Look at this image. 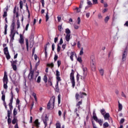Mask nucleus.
Listing matches in <instances>:
<instances>
[{"label":"nucleus","mask_w":128,"mask_h":128,"mask_svg":"<svg viewBox=\"0 0 128 128\" xmlns=\"http://www.w3.org/2000/svg\"><path fill=\"white\" fill-rule=\"evenodd\" d=\"M2 82L4 90H8V73H6V72H4V76L2 79Z\"/></svg>","instance_id":"nucleus-1"},{"label":"nucleus","mask_w":128,"mask_h":128,"mask_svg":"<svg viewBox=\"0 0 128 128\" xmlns=\"http://www.w3.org/2000/svg\"><path fill=\"white\" fill-rule=\"evenodd\" d=\"M56 99L54 97L52 96L49 100L47 105V110H52L54 108V102Z\"/></svg>","instance_id":"nucleus-2"},{"label":"nucleus","mask_w":128,"mask_h":128,"mask_svg":"<svg viewBox=\"0 0 128 128\" xmlns=\"http://www.w3.org/2000/svg\"><path fill=\"white\" fill-rule=\"evenodd\" d=\"M70 80L72 84V88H74L76 86V80H74V70H72V72L70 74Z\"/></svg>","instance_id":"nucleus-3"},{"label":"nucleus","mask_w":128,"mask_h":128,"mask_svg":"<svg viewBox=\"0 0 128 128\" xmlns=\"http://www.w3.org/2000/svg\"><path fill=\"white\" fill-rule=\"evenodd\" d=\"M86 96L87 94L86 92H80L79 94L78 93H76V94L75 98H76V100L78 102V100H80V98H84V96Z\"/></svg>","instance_id":"nucleus-4"},{"label":"nucleus","mask_w":128,"mask_h":128,"mask_svg":"<svg viewBox=\"0 0 128 128\" xmlns=\"http://www.w3.org/2000/svg\"><path fill=\"white\" fill-rule=\"evenodd\" d=\"M92 116L94 120L96 122H98L100 126H102V122H104L102 120V119H98V116H96V110H94L92 112Z\"/></svg>","instance_id":"nucleus-5"},{"label":"nucleus","mask_w":128,"mask_h":128,"mask_svg":"<svg viewBox=\"0 0 128 128\" xmlns=\"http://www.w3.org/2000/svg\"><path fill=\"white\" fill-rule=\"evenodd\" d=\"M4 14L2 15V18H5V22L6 24H8V6H6L4 10Z\"/></svg>","instance_id":"nucleus-6"},{"label":"nucleus","mask_w":128,"mask_h":128,"mask_svg":"<svg viewBox=\"0 0 128 128\" xmlns=\"http://www.w3.org/2000/svg\"><path fill=\"white\" fill-rule=\"evenodd\" d=\"M90 68L92 72H96V61L94 59H92L90 60Z\"/></svg>","instance_id":"nucleus-7"},{"label":"nucleus","mask_w":128,"mask_h":128,"mask_svg":"<svg viewBox=\"0 0 128 128\" xmlns=\"http://www.w3.org/2000/svg\"><path fill=\"white\" fill-rule=\"evenodd\" d=\"M34 71L30 70L28 74V78L30 82L34 80Z\"/></svg>","instance_id":"nucleus-8"},{"label":"nucleus","mask_w":128,"mask_h":128,"mask_svg":"<svg viewBox=\"0 0 128 128\" xmlns=\"http://www.w3.org/2000/svg\"><path fill=\"white\" fill-rule=\"evenodd\" d=\"M10 110H8V118H10V114H12V112L14 108V106H12V104H8Z\"/></svg>","instance_id":"nucleus-9"},{"label":"nucleus","mask_w":128,"mask_h":128,"mask_svg":"<svg viewBox=\"0 0 128 128\" xmlns=\"http://www.w3.org/2000/svg\"><path fill=\"white\" fill-rule=\"evenodd\" d=\"M11 62V66L14 70H16L17 68H16V64H18V60H15L13 61H10Z\"/></svg>","instance_id":"nucleus-10"},{"label":"nucleus","mask_w":128,"mask_h":128,"mask_svg":"<svg viewBox=\"0 0 128 128\" xmlns=\"http://www.w3.org/2000/svg\"><path fill=\"white\" fill-rule=\"evenodd\" d=\"M126 56H128V50L126 49L122 53V62H126Z\"/></svg>","instance_id":"nucleus-11"},{"label":"nucleus","mask_w":128,"mask_h":128,"mask_svg":"<svg viewBox=\"0 0 128 128\" xmlns=\"http://www.w3.org/2000/svg\"><path fill=\"white\" fill-rule=\"evenodd\" d=\"M60 73L58 72V70H56V79L57 82H62V78H60Z\"/></svg>","instance_id":"nucleus-12"},{"label":"nucleus","mask_w":128,"mask_h":128,"mask_svg":"<svg viewBox=\"0 0 128 128\" xmlns=\"http://www.w3.org/2000/svg\"><path fill=\"white\" fill-rule=\"evenodd\" d=\"M48 120V116L46 115L45 118L42 120L44 124V128H46V126H48V123L46 122Z\"/></svg>","instance_id":"nucleus-13"},{"label":"nucleus","mask_w":128,"mask_h":128,"mask_svg":"<svg viewBox=\"0 0 128 128\" xmlns=\"http://www.w3.org/2000/svg\"><path fill=\"white\" fill-rule=\"evenodd\" d=\"M19 42L20 44H24V36H22V34H20Z\"/></svg>","instance_id":"nucleus-14"},{"label":"nucleus","mask_w":128,"mask_h":128,"mask_svg":"<svg viewBox=\"0 0 128 128\" xmlns=\"http://www.w3.org/2000/svg\"><path fill=\"white\" fill-rule=\"evenodd\" d=\"M14 28H16V22L14 20H12V24L10 26V30H15Z\"/></svg>","instance_id":"nucleus-15"},{"label":"nucleus","mask_w":128,"mask_h":128,"mask_svg":"<svg viewBox=\"0 0 128 128\" xmlns=\"http://www.w3.org/2000/svg\"><path fill=\"white\" fill-rule=\"evenodd\" d=\"M60 81H56V84L55 86V92H60V88H58V82Z\"/></svg>","instance_id":"nucleus-16"},{"label":"nucleus","mask_w":128,"mask_h":128,"mask_svg":"<svg viewBox=\"0 0 128 128\" xmlns=\"http://www.w3.org/2000/svg\"><path fill=\"white\" fill-rule=\"evenodd\" d=\"M10 94H11V98L10 99V102L9 104H12V102H14V93L12 92V91H11Z\"/></svg>","instance_id":"nucleus-17"},{"label":"nucleus","mask_w":128,"mask_h":128,"mask_svg":"<svg viewBox=\"0 0 128 128\" xmlns=\"http://www.w3.org/2000/svg\"><path fill=\"white\" fill-rule=\"evenodd\" d=\"M34 124L35 126H36V128H40V123L38 122V119H36L35 120Z\"/></svg>","instance_id":"nucleus-18"},{"label":"nucleus","mask_w":128,"mask_h":128,"mask_svg":"<svg viewBox=\"0 0 128 128\" xmlns=\"http://www.w3.org/2000/svg\"><path fill=\"white\" fill-rule=\"evenodd\" d=\"M82 104V100H81L79 101L76 104V106H78V109L80 110V106Z\"/></svg>","instance_id":"nucleus-19"},{"label":"nucleus","mask_w":128,"mask_h":128,"mask_svg":"<svg viewBox=\"0 0 128 128\" xmlns=\"http://www.w3.org/2000/svg\"><path fill=\"white\" fill-rule=\"evenodd\" d=\"M16 30H10V36H16Z\"/></svg>","instance_id":"nucleus-20"},{"label":"nucleus","mask_w":128,"mask_h":128,"mask_svg":"<svg viewBox=\"0 0 128 128\" xmlns=\"http://www.w3.org/2000/svg\"><path fill=\"white\" fill-rule=\"evenodd\" d=\"M74 54H75L76 56V54L74 53V52H71L70 54V58L72 62H74Z\"/></svg>","instance_id":"nucleus-21"},{"label":"nucleus","mask_w":128,"mask_h":128,"mask_svg":"<svg viewBox=\"0 0 128 128\" xmlns=\"http://www.w3.org/2000/svg\"><path fill=\"white\" fill-rule=\"evenodd\" d=\"M83 70V74L85 76H88V68H84Z\"/></svg>","instance_id":"nucleus-22"},{"label":"nucleus","mask_w":128,"mask_h":128,"mask_svg":"<svg viewBox=\"0 0 128 128\" xmlns=\"http://www.w3.org/2000/svg\"><path fill=\"white\" fill-rule=\"evenodd\" d=\"M104 120H108L110 118V114L109 113H106V114H104Z\"/></svg>","instance_id":"nucleus-23"},{"label":"nucleus","mask_w":128,"mask_h":128,"mask_svg":"<svg viewBox=\"0 0 128 128\" xmlns=\"http://www.w3.org/2000/svg\"><path fill=\"white\" fill-rule=\"evenodd\" d=\"M66 42H70V34H66Z\"/></svg>","instance_id":"nucleus-24"},{"label":"nucleus","mask_w":128,"mask_h":128,"mask_svg":"<svg viewBox=\"0 0 128 128\" xmlns=\"http://www.w3.org/2000/svg\"><path fill=\"white\" fill-rule=\"evenodd\" d=\"M18 122V119L16 118V116H14V118L12 120V124H16V123Z\"/></svg>","instance_id":"nucleus-25"},{"label":"nucleus","mask_w":128,"mask_h":128,"mask_svg":"<svg viewBox=\"0 0 128 128\" xmlns=\"http://www.w3.org/2000/svg\"><path fill=\"white\" fill-rule=\"evenodd\" d=\"M26 10L28 12V18H30V10H28V6L27 4H26Z\"/></svg>","instance_id":"nucleus-26"},{"label":"nucleus","mask_w":128,"mask_h":128,"mask_svg":"<svg viewBox=\"0 0 128 128\" xmlns=\"http://www.w3.org/2000/svg\"><path fill=\"white\" fill-rule=\"evenodd\" d=\"M48 84L50 86H52V78L50 77L48 78Z\"/></svg>","instance_id":"nucleus-27"},{"label":"nucleus","mask_w":128,"mask_h":128,"mask_svg":"<svg viewBox=\"0 0 128 128\" xmlns=\"http://www.w3.org/2000/svg\"><path fill=\"white\" fill-rule=\"evenodd\" d=\"M30 48H32V46H34V40H32L30 42Z\"/></svg>","instance_id":"nucleus-28"},{"label":"nucleus","mask_w":128,"mask_h":128,"mask_svg":"<svg viewBox=\"0 0 128 128\" xmlns=\"http://www.w3.org/2000/svg\"><path fill=\"white\" fill-rule=\"evenodd\" d=\"M103 126L104 128H108L110 126V124H108V122H105L103 124Z\"/></svg>","instance_id":"nucleus-29"},{"label":"nucleus","mask_w":128,"mask_h":128,"mask_svg":"<svg viewBox=\"0 0 128 128\" xmlns=\"http://www.w3.org/2000/svg\"><path fill=\"white\" fill-rule=\"evenodd\" d=\"M4 54H9L8 53V47H6L5 48H4Z\"/></svg>","instance_id":"nucleus-30"},{"label":"nucleus","mask_w":128,"mask_h":128,"mask_svg":"<svg viewBox=\"0 0 128 128\" xmlns=\"http://www.w3.org/2000/svg\"><path fill=\"white\" fill-rule=\"evenodd\" d=\"M16 25H17V28L18 29L20 28V20H18L16 21Z\"/></svg>","instance_id":"nucleus-31"},{"label":"nucleus","mask_w":128,"mask_h":128,"mask_svg":"<svg viewBox=\"0 0 128 128\" xmlns=\"http://www.w3.org/2000/svg\"><path fill=\"white\" fill-rule=\"evenodd\" d=\"M48 18H50L48 17V10L46 16V22H48Z\"/></svg>","instance_id":"nucleus-32"},{"label":"nucleus","mask_w":128,"mask_h":128,"mask_svg":"<svg viewBox=\"0 0 128 128\" xmlns=\"http://www.w3.org/2000/svg\"><path fill=\"white\" fill-rule=\"evenodd\" d=\"M100 112L101 113L102 116L106 114V110H104V108H102L100 110Z\"/></svg>","instance_id":"nucleus-33"},{"label":"nucleus","mask_w":128,"mask_h":128,"mask_svg":"<svg viewBox=\"0 0 128 128\" xmlns=\"http://www.w3.org/2000/svg\"><path fill=\"white\" fill-rule=\"evenodd\" d=\"M18 114V111L16 110V108H15L14 109V111H13V116H16Z\"/></svg>","instance_id":"nucleus-34"},{"label":"nucleus","mask_w":128,"mask_h":128,"mask_svg":"<svg viewBox=\"0 0 128 128\" xmlns=\"http://www.w3.org/2000/svg\"><path fill=\"white\" fill-rule=\"evenodd\" d=\"M26 47L27 52H28V40L26 39Z\"/></svg>","instance_id":"nucleus-35"},{"label":"nucleus","mask_w":128,"mask_h":128,"mask_svg":"<svg viewBox=\"0 0 128 128\" xmlns=\"http://www.w3.org/2000/svg\"><path fill=\"white\" fill-rule=\"evenodd\" d=\"M43 80L45 84H46V82H48V76H46V75H45L44 76Z\"/></svg>","instance_id":"nucleus-36"},{"label":"nucleus","mask_w":128,"mask_h":128,"mask_svg":"<svg viewBox=\"0 0 128 128\" xmlns=\"http://www.w3.org/2000/svg\"><path fill=\"white\" fill-rule=\"evenodd\" d=\"M32 96H34L36 102H38V98H36V93L33 92L32 94Z\"/></svg>","instance_id":"nucleus-37"},{"label":"nucleus","mask_w":128,"mask_h":128,"mask_svg":"<svg viewBox=\"0 0 128 128\" xmlns=\"http://www.w3.org/2000/svg\"><path fill=\"white\" fill-rule=\"evenodd\" d=\"M20 10H22V6H24V2H22V1L20 0Z\"/></svg>","instance_id":"nucleus-38"},{"label":"nucleus","mask_w":128,"mask_h":128,"mask_svg":"<svg viewBox=\"0 0 128 128\" xmlns=\"http://www.w3.org/2000/svg\"><path fill=\"white\" fill-rule=\"evenodd\" d=\"M66 34H70V30L68 28L66 29Z\"/></svg>","instance_id":"nucleus-39"},{"label":"nucleus","mask_w":128,"mask_h":128,"mask_svg":"<svg viewBox=\"0 0 128 128\" xmlns=\"http://www.w3.org/2000/svg\"><path fill=\"white\" fill-rule=\"evenodd\" d=\"M84 54V48H81L80 50V56H82Z\"/></svg>","instance_id":"nucleus-40"},{"label":"nucleus","mask_w":128,"mask_h":128,"mask_svg":"<svg viewBox=\"0 0 128 128\" xmlns=\"http://www.w3.org/2000/svg\"><path fill=\"white\" fill-rule=\"evenodd\" d=\"M109 20H110V16H106L104 18V22L106 24V22H108Z\"/></svg>","instance_id":"nucleus-41"},{"label":"nucleus","mask_w":128,"mask_h":128,"mask_svg":"<svg viewBox=\"0 0 128 128\" xmlns=\"http://www.w3.org/2000/svg\"><path fill=\"white\" fill-rule=\"evenodd\" d=\"M54 63L47 64V66H49L50 68H54Z\"/></svg>","instance_id":"nucleus-42"},{"label":"nucleus","mask_w":128,"mask_h":128,"mask_svg":"<svg viewBox=\"0 0 128 128\" xmlns=\"http://www.w3.org/2000/svg\"><path fill=\"white\" fill-rule=\"evenodd\" d=\"M118 110H122V105L118 102Z\"/></svg>","instance_id":"nucleus-43"},{"label":"nucleus","mask_w":128,"mask_h":128,"mask_svg":"<svg viewBox=\"0 0 128 128\" xmlns=\"http://www.w3.org/2000/svg\"><path fill=\"white\" fill-rule=\"evenodd\" d=\"M46 46H44L45 57L48 58V52H46Z\"/></svg>","instance_id":"nucleus-44"},{"label":"nucleus","mask_w":128,"mask_h":128,"mask_svg":"<svg viewBox=\"0 0 128 128\" xmlns=\"http://www.w3.org/2000/svg\"><path fill=\"white\" fill-rule=\"evenodd\" d=\"M100 74H101L102 76H104V69H101L99 70Z\"/></svg>","instance_id":"nucleus-45"},{"label":"nucleus","mask_w":128,"mask_h":128,"mask_svg":"<svg viewBox=\"0 0 128 128\" xmlns=\"http://www.w3.org/2000/svg\"><path fill=\"white\" fill-rule=\"evenodd\" d=\"M5 54L7 60H10V53H8Z\"/></svg>","instance_id":"nucleus-46"},{"label":"nucleus","mask_w":128,"mask_h":128,"mask_svg":"<svg viewBox=\"0 0 128 128\" xmlns=\"http://www.w3.org/2000/svg\"><path fill=\"white\" fill-rule=\"evenodd\" d=\"M57 52H60V46L59 44H57Z\"/></svg>","instance_id":"nucleus-47"},{"label":"nucleus","mask_w":128,"mask_h":128,"mask_svg":"<svg viewBox=\"0 0 128 128\" xmlns=\"http://www.w3.org/2000/svg\"><path fill=\"white\" fill-rule=\"evenodd\" d=\"M8 125L12 124V119H10V118H8Z\"/></svg>","instance_id":"nucleus-48"},{"label":"nucleus","mask_w":128,"mask_h":128,"mask_svg":"<svg viewBox=\"0 0 128 128\" xmlns=\"http://www.w3.org/2000/svg\"><path fill=\"white\" fill-rule=\"evenodd\" d=\"M57 64L58 66V68H60V65L62 64V61H60V60H58L57 62Z\"/></svg>","instance_id":"nucleus-49"},{"label":"nucleus","mask_w":128,"mask_h":128,"mask_svg":"<svg viewBox=\"0 0 128 128\" xmlns=\"http://www.w3.org/2000/svg\"><path fill=\"white\" fill-rule=\"evenodd\" d=\"M56 128H62L60 127V122H57L56 124Z\"/></svg>","instance_id":"nucleus-50"},{"label":"nucleus","mask_w":128,"mask_h":128,"mask_svg":"<svg viewBox=\"0 0 128 128\" xmlns=\"http://www.w3.org/2000/svg\"><path fill=\"white\" fill-rule=\"evenodd\" d=\"M58 104H60V94H59L58 95Z\"/></svg>","instance_id":"nucleus-51"},{"label":"nucleus","mask_w":128,"mask_h":128,"mask_svg":"<svg viewBox=\"0 0 128 128\" xmlns=\"http://www.w3.org/2000/svg\"><path fill=\"white\" fill-rule=\"evenodd\" d=\"M86 78V76L84 74H83V76H80V79L82 80H84Z\"/></svg>","instance_id":"nucleus-52"},{"label":"nucleus","mask_w":128,"mask_h":128,"mask_svg":"<svg viewBox=\"0 0 128 128\" xmlns=\"http://www.w3.org/2000/svg\"><path fill=\"white\" fill-rule=\"evenodd\" d=\"M28 26H30V24L29 23L26 24V26L25 28V30H26V32H27V30H28Z\"/></svg>","instance_id":"nucleus-53"},{"label":"nucleus","mask_w":128,"mask_h":128,"mask_svg":"<svg viewBox=\"0 0 128 128\" xmlns=\"http://www.w3.org/2000/svg\"><path fill=\"white\" fill-rule=\"evenodd\" d=\"M77 60L78 62H82V58L81 57H78L77 58Z\"/></svg>","instance_id":"nucleus-54"},{"label":"nucleus","mask_w":128,"mask_h":128,"mask_svg":"<svg viewBox=\"0 0 128 128\" xmlns=\"http://www.w3.org/2000/svg\"><path fill=\"white\" fill-rule=\"evenodd\" d=\"M64 44V40H62V38H60V42L58 44Z\"/></svg>","instance_id":"nucleus-55"},{"label":"nucleus","mask_w":128,"mask_h":128,"mask_svg":"<svg viewBox=\"0 0 128 128\" xmlns=\"http://www.w3.org/2000/svg\"><path fill=\"white\" fill-rule=\"evenodd\" d=\"M58 56L56 54H55L54 57V62H56V60H58Z\"/></svg>","instance_id":"nucleus-56"},{"label":"nucleus","mask_w":128,"mask_h":128,"mask_svg":"<svg viewBox=\"0 0 128 128\" xmlns=\"http://www.w3.org/2000/svg\"><path fill=\"white\" fill-rule=\"evenodd\" d=\"M40 80H41L40 76H38L37 79V82L38 84H40Z\"/></svg>","instance_id":"nucleus-57"},{"label":"nucleus","mask_w":128,"mask_h":128,"mask_svg":"<svg viewBox=\"0 0 128 128\" xmlns=\"http://www.w3.org/2000/svg\"><path fill=\"white\" fill-rule=\"evenodd\" d=\"M58 30H60V32H62V25L58 26Z\"/></svg>","instance_id":"nucleus-58"},{"label":"nucleus","mask_w":128,"mask_h":128,"mask_svg":"<svg viewBox=\"0 0 128 128\" xmlns=\"http://www.w3.org/2000/svg\"><path fill=\"white\" fill-rule=\"evenodd\" d=\"M2 100H3V102L6 101V95H2Z\"/></svg>","instance_id":"nucleus-59"},{"label":"nucleus","mask_w":128,"mask_h":128,"mask_svg":"<svg viewBox=\"0 0 128 128\" xmlns=\"http://www.w3.org/2000/svg\"><path fill=\"white\" fill-rule=\"evenodd\" d=\"M58 38L56 37V38H55L54 39V42L55 44H56V42H58Z\"/></svg>","instance_id":"nucleus-60"},{"label":"nucleus","mask_w":128,"mask_h":128,"mask_svg":"<svg viewBox=\"0 0 128 128\" xmlns=\"http://www.w3.org/2000/svg\"><path fill=\"white\" fill-rule=\"evenodd\" d=\"M14 14L16 13V6L14 8V11H13Z\"/></svg>","instance_id":"nucleus-61"},{"label":"nucleus","mask_w":128,"mask_h":128,"mask_svg":"<svg viewBox=\"0 0 128 128\" xmlns=\"http://www.w3.org/2000/svg\"><path fill=\"white\" fill-rule=\"evenodd\" d=\"M54 46H56V45L54 44L53 43L52 46V52H54Z\"/></svg>","instance_id":"nucleus-62"},{"label":"nucleus","mask_w":128,"mask_h":128,"mask_svg":"<svg viewBox=\"0 0 128 128\" xmlns=\"http://www.w3.org/2000/svg\"><path fill=\"white\" fill-rule=\"evenodd\" d=\"M66 44H63L62 45V48L63 49V50H66Z\"/></svg>","instance_id":"nucleus-63"},{"label":"nucleus","mask_w":128,"mask_h":128,"mask_svg":"<svg viewBox=\"0 0 128 128\" xmlns=\"http://www.w3.org/2000/svg\"><path fill=\"white\" fill-rule=\"evenodd\" d=\"M14 14L16 15V18H18V12H16Z\"/></svg>","instance_id":"nucleus-64"}]
</instances>
